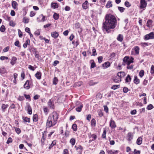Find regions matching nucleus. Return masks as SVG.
I'll return each mask as SVG.
<instances>
[{
  "mask_svg": "<svg viewBox=\"0 0 154 154\" xmlns=\"http://www.w3.org/2000/svg\"><path fill=\"white\" fill-rule=\"evenodd\" d=\"M105 21L103 23V29L107 33L110 29L114 28L116 25V20L115 16L110 14H107L105 16Z\"/></svg>",
  "mask_w": 154,
  "mask_h": 154,
  "instance_id": "1",
  "label": "nucleus"
},
{
  "mask_svg": "<svg viewBox=\"0 0 154 154\" xmlns=\"http://www.w3.org/2000/svg\"><path fill=\"white\" fill-rule=\"evenodd\" d=\"M58 118V114L56 112H54L50 114L48 119L46 125L48 128L54 126L57 123Z\"/></svg>",
  "mask_w": 154,
  "mask_h": 154,
  "instance_id": "2",
  "label": "nucleus"
},
{
  "mask_svg": "<svg viewBox=\"0 0 154 154\" xmlns=\"http://www.w3.org/2000/svg\"><path fill=\"white\" fill-rule=\"evenodd\" d=\"M134 59V58L132 57H131L130 58L129 57L127 56H125L123 59L122 65L125 66L126 64H127V69H132L133 68V65H130L131 63L133 62Z\"/></svg>",
  "mask_w": 154,
  "mask_h": 154,
  "instance_id": "3",
  "label": "nucleus"
},
{
  "mask_svg": "<svg viewBox=\"0 0 154 154\" xmlns=\"http://www.w3.org/2000/svg\"><path fill=\"white\" fill-rule=\"evenodd\" d=\"M140 48L137 46H135L132 49L131 52V54L136 55L139 54Z\"/></svg>",
  "mask_w": 154,
  "mask_h": 154,
  "instance_id": "4",
  "label": "nucleus"
},
{
  "mask_svg": "<svg viewBox=\"0 0 154 154\" xmlns=\"http://www.w3.org/2000/svg\"><path fill=\"white\" fill-rule=\"evenodd\" d=\"M144 39L148 40L149 39L154 38V33L153 32H151L150 33L146 35L144 37Z\"/></svg>",
  "mask_w": 154,
  "mask_h": 154,
  "instance_id": "5",
  "label": "nucleus"
},
{
  "mask_svg": "<svg viewBox=\"0 0 154 154\" xmlns=\"http://www.w3.org/2000/svg\"><path fill=\"white\" fill-rule=\"evenodd\" d=\"M76 104L77 105L79 104V105L76 107L75 109L76 110L77 112H80L81 111L83 107V104L79 101H77Z\"/></svg>",
  "mask_w": 154,
  "mask_h": 154,
  "instance_id": "6",
  "label": "nucleus"
},
{
  "mask_svg": "<svg viewBox=\"0 0 154 154\" xmlns=\"http://www.w3.org/2000/svg\"><path fill=\"white\" fill-rule=\"evenodd\" d=\"M25 108L26 110L28 111V113L30 115H31L32 113V108L29 103H26Z\"/></svg>",
  "mask_w": 154,
  "mask_h": 154,
  "instance_id": "7",
  "label": "nucleus"
},
{
  "mask_svg": "<svg viewBox=\"0 0 154 154\" xmlns=\"http://www.w3.org/2000/svg\"><path fill=\"white\" fill-rule=\"evenodd\" d=\"M140 8L141 9L144 8L146 7L147 4V3L145 0H141L140 2Z\"/></svg>",
  "mask_w": 154,
  "mask_h": 154,
  "instance_id": "8",
  "label": "nucleus"
},
{
  "mask_svg": "<svg viewBox=\"0 0 154 154\" xmlns=\"http://www.w3.org/2000/svg\"><path fill=\"white\" fill-rule=\"evenodd\" d=\"M75 147L76 148L77 152L79 153L78 154H82V148L80 145L75 146Z\"/></svg>",
  "mask_w": 154,
  "mask_h": 154,
  "instance_id": "9",
  "label": "nucleus"
},
{
  "mask_svg": "<svg viewBox=\"0 0 154 154\" xmlns=\"http://www.w3.org/2000/svg\"><path fill=\"white\" fill-rule=\"evenodd\" d=\"M45 17L42 14H41L37 18V20L39 22H44L45 20Z\"/></svg>",
  "mask_w": 154,
  "mask_h": 154,
  "instance_id": "10",
  "label": "nucleus"
},
{
  "mask_svg": "<svg viewBox=\"0 0 154 154\" xmlns=\"http://www.w3.org/2000/svg\"><path fill=\"white\" fill-rule=\"evenodd\" d=\"M133 135L132 133L129 132L127 134V140L129 141H131L133 138Z\"/></svg>",
  "mask_w": 154,
  "mask_h": 154,
  "instance_id": "11",
  "label": "nucleus"
},
{
  "mask_svg": "<svg viewBox=\"0 0 154 154\" xmlns=\"http://www.w3.org/2000/svg\"><path fill=\"white\" fill-rule=\"evenodd\" d=\"M23 87L26 89H29L30 88V85L29 84V81L27 80L26 81L23 85Z\"/></svg>",
  "mask_w": 154,
  "mask_h": 154,
  "instance_id": "12",
  "label": "nucleus"
},
{
  "mask_svg": "<svg viewBox=\"0 0 154 154\" xmlns=\"http://www.w3.org/2000/svg\"><path fill=\"white\" fill-rule=\"evenodd\" d=\"M88 2L87 1H86L82 4V7L84 9L86 10L88 7Z\"/></svg>",
  "mask_w": 154,
  "mask_h": 154,
  "instance_id": "13",
  "label": "nucleus"
},
{
  "mask_svg": "<svg viewBox=\"0 0 154 154\" xmlns=\"http://www.w3.org/2000/svg\"><path fill=\"white\" fill-rule=\"evenodd\" d=\"M113 80L116 83H118L121 81V79L117 75L113 78Z\"/></svg>",
  "mask_w": 154,
  "mask_h": 154,
  "instance_id": "14",
  "label": "nucleus"
},
{
  "mask_svg": "<svg viewBox=\"0 0 154 154\" xmlns=\"http://www.w3.org/2000/svg\"><path fill=\"white\" fill-rule=\"evenodd\" d=\"M88 137L90 138H92L91 141L95 140L97 137L96 135L94 134H91V133L88 134Z\"/></svg>",
  "mask_w": 154,
  "mask_h": 154,
  "instance_id": "15",
  "label": "nucleus"
},
{
  "mask_svg": "<svg viewBox=\"0 0 154 154\" xmlns=\"http://www.w3.org/2000/svg\"><path fill=\"white\" fill-rule=\"evenodd\" d=\"M9 106L8 104H2L1 106V109L2 111L3 112H5L6 109Z\"/></svg>",
  "mask_w": 154,
  "mask_h": 154,
  "instance_id": "16",
  "label": "nucleus"
},
{
  "mask_svg": "<svg viewBox=\"0 0 154 154\" xmlns=\"http://www.w3.org/2000/svg\"><path fill=\"white\" fill-rule=\"evenodd\" d=\"M17 60V58L15 57H13L11 59V61L10 62L11 64L13 66L16 63V62Z\"/></svg>",
  "mask_w": 154,
  "mask_h": 154,
  "instance_id": "17",
  "label": "nucleus"
},
{
  "mask_svg": "<svg viewBox=\"0 0 154 154\" xmlns=\"http://www.w3.org/2000/svg\"><path fill=\"white\" fill-rule=\"evenodd\" d=\"M110 127L112 128H114L116 127V125L115 122L112 119L110 120Z\"/></svg>",
  "mask_w": 154,
  "mask_h": 154,
  "instance_id": "18",
  "label": "nucleus"
},
{
  "mask_svg": "<svg viewBox=\"0 0 154 154\" xmlns=\"http://www.w3.org/2000/svg\"><path fill=\"white\" fill-rule=\"evenodd\" d=\"M117 75L121 79L125 75V73L124 72H120L118 73Z\"/></svg>",
  "mask_w": 154,
  "mask_h": 154,
  "instance_id": "19",
  "label": "nucleus"
},
{
  "mask_svg": "<svg viewBox=\"0 0 154 154\" xmlns=\"http://www.w3.org/2000/svg\"><path fill=\"white\" fill-rule=\"evenodd\" d=\"M102 65L103 68H107L110 66V63L109 62L107 61L103 64Z\"/></svg>",
  "mask_w": 154,
  "mask_h": 154,
  "instance_id": "20",
  "label": "nucleus"
},
{
  "mask_svg": "<svg viewBox=\"0 0 154 154\" xmlns=\"http://www.w3.org/2000/svg\"><path fill=\"white\" fill-rule=\"evenodd\" d=\"M51 35L52 37H53L54 38H56L59 36V34L58 32H54L51 33Z\"/></svg>",
  "mask_w": 154,
  "mask_h": 154,
  "instance_id": "21",
  "label": "nucleus"
},
{
  "mask_svg": "<svg viewBox=\"0 0 154 154\" xmlns=\"http://www.w3.org/2000/svg\"><path fill=\"white\" fill-rule=\"evenodd\" d=\"M35 76L38 79H40L41 78V73L40 72H37L35 74Z\"/></svg>",
  "mask_w": 154,
  "mask_h": 154,
  "instance_id": "22",
  "label": "nucleus"
},
{
  "mask_svg": "<svg viewBox=\"0 0 154 154\" xmlns=\"http://www.w3.org/2000/svg\"><path fill=\"white\" fill-rule=\"evenodd\" d=\"M18 5V4L17 2L15 1H13L12 2V8L15 9L17 8V6Z\"/></svg>",
  "mask_w": 154,
  "mask_h": 154,
  "instance_id": "23",
  "label": "nucleus"
},
{
  "mask_svg": "<svg viewBox=\"0 0 154 154\" xmlns=\"http://www.w3.org/2000/svg\"><path fill=\"white\" fill-rule=\"evenodd\" d=\"M30 43V41L29 39H27L25 43L23 44V46L24 48L27 47L28 45H29Z\"/></svg>",
  "mask_w": 154,
  "mask_h": 154,
  "instance_id": "24",
  "label": "nucleus"
},
{
  "mask_svg": "<svg viewBox=\"0 0 154 154\" xmlns=\"http://www.w3.org/2000/svg\"><path fill=\"white\" fill-rule=\"evenodd\" d=\"M142 139L141 137H138L137 139L136 143L138 145H140L142 143Z\"/></svg>",
  "mask_w": 154,
  "mask_h": 154,
  "instance_id": "25",
  "label": "nucleus"
},
{
  "mask_svg": "<svg viewBox=\"0 0 154 154\" xmlns=\"http://www.w3.org/2000/svg\"><path fill=\"white\" fill-rule=\"evenodd\" d=\"M134 82L136 84H138L139 83V80L137 78V76L135 75L134 78Z\"/></svg>",
  "mask_w": 154,
  "mask_h": 154,
  "instance_id": "26",
  "label": "nucleus"
},
{
  "mask_svg": "<svg viewBox=\"0 0 154 154\" xmlns=\"http://www.w3.org/2000/svg\"><path fill=\"white\" fill-rule=\"evenodd\" d=\"M112 2L111 1H108L106 5V7L107 8H109L112 7Z\"/></svg>",
  "mask_w": 154,
  "mask_h": 154,
  "instance_id": "27",
  "label": "nucleus"
},
{
  "mask_svg": "<svg viewBox=\"0 0 154 154\" xmlns=\"http://www.w3.org/2000/svg\"><path fill=\"white\" fill-rule=\"evenodd\" d=\"M117 39L118 41L122 42L123 40V35L121 34H119Z\"/></svg>",
  "mask_w": 154,
  "mask_h": 154,
  "instance_id": "28",
  "label": "nucleus"
},
{
  "mask_svg": "<svg viewBox=\"0 0 154 154\" xmlns=\"http://www.w3.org/2000/svg\"><path fill=\"white\" fill-rule=\"evenodd\" d=\"M152 21L151 20H149L147 22L146 26H147L150 27L152 26Z\"/></svg>",
  "mask_w": 154,
  "mask_h": 154,
  "instance_id": "29",
  "label": "nucleus"
},
{
  "mask_svg": "<svg viewBox=\"0 0 154 154\" xmlns=\"http://www.w3.org/2000/svg\"><path fill=\"white\" fill-rule=\"evenodd\" d=\"M52 7L54 9L57 8L58 7V5L57 3H52L51 4Z\"/></svg>",
  "mask_w": 154,
  "mask_h": 154,
  "instance_id": "30",
  "label": "nucleus"
},
{
  "mask_svg": "<svg viewBox=\"0 0 154 154\" xmlns=\"http://www.w3.org/2000/svg\"><path fill=\"white\" fill-rule=\"evenodd\" d=\"M33 120L34 122H36L38 120V116L37 114L34 115L33 116Z\"/></svg>",
  "mask_w": 154,
  "mask_h": 154,
  "instance_id": "31",
  "label": "nucleus"
},
{
  "mask_svg": "<svg viewBox=\"0 0 154 154\" xmlns=\"http://www.w3.org/2000/svg\"><path fill=\"white\" fill-rule=\"evenodd\" d=\"M9 24L10 26L14 27L16 25V23L13 20H11L9 22Z\"/></svg>",
  "mask_w": 154,
  "mask_h": 154,
  "instance_id": "32",
  "label": "nucleus"
},
{
  "mask_svg": "<svg viewBox=\"0 0 154 154\" xmlns=\"http://www.w3.org/2000/svg\"><path fill=\"white\" fill-rule=\"evenodd\" d=\"M70 143H71L72 146H73L75 143V139L73 138H71L70 140Z\"/></svg>",
  "mask_w": 154,
  "mask_h": 154,
  "instance_id": "33",
  "label": "nucleus"
},
{
  "mask_svg": "<svg viewBox=\"0 0 154 154\" xmlns=\"http://www.w3.org/2000/svg\"><path fill=\"white\" fill-rule=\"evenodd\" d=\"M48 105L50 106V108H54V105L53 104L51 100H49L48 103Z\"/></svg>",
  "mask_w": 154,
  "mask_h": 154,
  "instance_id": "34",
  "label": "nucleus"
},
{
  "mask_svg": "<svg viewBox=\"0 0 154 154\" xmlns=\"http://www.w3.org/2000/svg\"><path fill=\"white\" fill-rule=\"evenodd\" d=\"M59 17V15L56 13H54L53 15V18L55 20H57Z\"/></svg>",
  "mask_w": 154,
  "mask_h": 154,
  "instance_id": "35",
  "label": "nucleus"
},
{
  "mask_svg": "<svg viewBox=\"0 0 154 154\" xmlns=\"http://www.w3.org/2000/svg\"><path fill=\"white\" fill-rule=\"evenodd\" d=\"M29 19L28 18L25 17L23 18V21L25 23H27L29 22Z\"/></svg>",
  "mask_w": 154,
  "mask_h": 154,
  "instance_id": "36",
  "label": "nucleus"
},
{
  "mask_svg": "<svg viewBox=\"0 0 154 154\" xmlns=\"http://www.w3.org/2000/svg\"><path fill=\"white\" fill-rule=\"evenodd\" d=\"M131 80V78L130 76L129 75H128L127 76L125 79V81L126 82H130Z\"/></svg>",
  "mask_w": 154,
  "mask_h": 154,
  "instance_id": "37",
  "label": "nucleus"
},
{
  "mask_svg": "<svg viewBox=\"0 0 154 154\" xmlns=\"http://www.w3.org/2000/svg\"><path fill=\"white\" fill-rule=\"evenodd\" d=\"M91 68H94L95 66V63L94 60H91Z\"/></svg>",
  "mask_w": 154,
  "mask_h": 154,
  "instance_id": "38",
  "label": "nucleus"
},
{
  "mask_svg": "<svg viewBox=\"0 0 154 154\" xmlns=\"http://www.w3.org/2000/svg\"><path fill=\"white\" fill-rule=\"evenodd\" d=\"M118 9L119 11L121 13H122L124 11L125 8L121 7L119 6L118 7Z\"/></svg>",
  "mask_w": 154,
  "mask_h": 154,
  "instance_id": "39",
  "label": "nucleus"
},
{
  "mask_svg": "<svg viewBox=\"0 0 154 154\" xmlns=\"http://www.w3.org/2000/svg\"><path fill=\"white\" fill-rule=\"evenodd\" d=\"M6 72V70L4 68L0 69V73L1 75Z\"/></svg>",
  "mask_w": 154,
  "mask_h": 154,
  "instance_id": "40",
  "label": "nucleus"
},
{
  "mask_svg": "<svg viewBox=\"0 0 154 154\" xmlns=\"http://www.w3.org/2000/svg\"><path fill=\"white\" fill-rule=\"evenodd\" d=\"M72 128L74 131H76L77 129V125L76 124H74L72 126Z\"/></svg>",
  "mask_w": 154,
  "mask_h": 154,
  "instance_id": "41",
  "label": "nucleus"
},
{
  "mask_svg": "<svg viewBox=\"0 0 154 154\" xmlns=\"http://www.w3.org/2000/svg\"><path fill=\"white\" fill-rule=\"evenodd\" d=\"M5 26L3 25H2L0 28V31L2 32H4L5 31Z\"/></svg>",
  "mask_w": 154,
  "mask_h": 154,
  "instance_id": "42",
  "label": "nucleus"
},
{
  "mask_svg": "<svg viewBox=\"0 0 154 154\" xmlns=\"http://www.w3.org/2000/svg\"><path fill=\"white\" fill-rule=\"evenodd\" d=\"M91 125L94 127L96 125V121L94 119H92L91 120Z\"/></svg>",
  "mask_w": 154,
  "mask_h": 154,
  "instance_id": "43",
  "label": "nucleus"
},
{
  "mask_svg": "<svg viewBox=\"0 0 154 154\" xmlns=\"http://www.w3.org/2000/svg\"><path fill=\"white\" fill-rule=\"evenodd\" d=\"M144 71L143 70H141L139 73V75L141 77H142L144 75Z\"/></svg>",
  "mask_w": 154,
  "mask_h": 154,
  "instance_id": "44",
  "label": "nucleus"
},
{
  "mask_svg": "<svg viewBox=\"0 0 154 154\" xmlns=\"http://www.w3.org/2000/svg\"><path fill=\"white\" fill-rule=\"evenodd\" d=\"M125 6L128 8H129L131 6V4L129 3V2L127 1H126L125 2Z\"/></svg>",
  "mask_w": 154,
  "mask_h": 154,
  "instance_id": "45",
  "label": "nucleus"
},
{
  "mask_svg": "<svg viewBox=\"0 0 154 154\" xmlns=\"http://www.w3.org/2000/svg\"><path fill=\"white\" fill-rule=\"evenodd\" d=\"M153 106L151 104H149L147 107V109L149 110H151L153 108Z\"/></svg>",
  "mask_w": 154,
  "mask_h": 154,
  "instance_id": "46",
  "label": "nucleus"
},
{
  "mask_svg": "<svg viewBox=\"0 0 154 154\" xmlns=\"http://www.w3.org/2000/svg\"><path fill=\"white\" fill-rule=\"evenodd\" d=\"M120 86L119 85H113L112 87V88L113 90H115L119 88Z\"/></svg>",
  "mask_w": 154,
  "mask_h": 154,
  "instance_id": "47",
  "label": "nucleus"
},
{
  "mask_svg": "<svg viewBox=\"0 0 154 154\" xmlns=\"http://www.w3.org/2000/svg\"><path fill=\"white\" fill-rule=\"evenodd\" d=\"M23 119L24 121V122H30V119L29 118H28L27 117H26L25 118L23 117Z\"/></svg>",
  "mask_w": 154,
  "mask_h": 154,
  "instance_id": "48",
  "label": "nucleus"
},
{
  "mask_svg": "<svg viewBox=\"0 0 154 154\" xmlns=\"http://www.w3.org/2000/svg\"><path fill=\"white\" fill-rule=\"evenodd\" d=\"M58 80L57 77H54L53 79V83L54 85H56L57 84L58 82Z\"/></svg>",
  "mask_w": 154,
  "mask_h": 154,
  "instance_id": "49",
  "label": "nucleus"
},
{
  "mask_svg": "<svg viewBox=\"0 0 154 154\" xmlns=\"http://www.w3.org/2000/svg\"><path fill=\"white\" fill-rule=\"evenodd\" d=\"M106 130H104L103 131V133L102 134V137L103 138H106Z\"/></svg>",
  "mask_w": 154,
  "mask_h": 154,
  "instance_id": "50",
  "label": "nucleus"
},
{
  "mask_svg": "<svg viewBox=\"0 0 154 154\" xmlns=\"http://www.w3.org/2000/svg\"><path fill=\"white\" fill-rule=\"evenodd\" d=\"M56 143V140H54L52 143H51V145L49 147V149H51V147H53V146L55 145Z\"/></svg>",
  "mask_w": 154,
  "mask_h": 154,
  "instance_id": "51",
  "label": "nucleus"
},
{
  "mask_svg": "<svg viewBox=\"0 0 154 154\" xmlns=\"http://www.w3.org/2000/svg\"><path fill=\"white\" fill-rule=\"evenodd\" d=\"M150 73L152 74H154V66L153 65H152L151 66L150 70Z\"/></svg>",
  "mask_w": 154,
  "mask_h": 154,
  "instance_id": "52",
  "label": "nucleus"
},
{
  "mask_svg": "<svg viewBox=\"0 0 154 154\" xmlns=\"http://www.w3.org/2000/svg\"><path fill=\"white\" fill-rule=\"evenodd\" d=\"M8 58L7 57L2 56L0 57V59L2 60H5L8 59Z\"/></svg>",
  "mask_w": 154,
  "mask_h": 154,
  "instance_id": "53",
  "label": "nucleus"
},
{
  "mask_svg": "<svg viewBox=\"0 0 154 154\" xmlns=\"http://www.w3.org/2000/svg\"><path fill=\"white\" fill-rule=\"evenodd\" d=\"M104 109L106 112L108 113L109 111V109L107 106L105 105L103 106Z\"/></svg>",
  "mask_w": 154,
  "mask_h": 154,
  "instance_id": "54",
  "label": "nucleus"
},
{
  "mask_svg": "<svg viewBox=\"0 0 154 154\" xmlns=\"http://www.w3.org/2000/svg\"><path fill=\"white\" fill-rule=\"evenodd\" d=\"M14 45L15 46L18 47H20V45H19V41L18 40L16 41L14 43Z\"/></svg>",
  "mask_w": 154,
  "mask_h": 154,
  "instance_id": "55",
  "label": "nucleus"
},
{
  "mask_svg": "<svg viewBox=\"0 0 154 154\" xmlns=\"http://www.w3.org/2000/svg\"><path fill=\"white\" fill-rule=\"evenodd\" d=\"M97 55L96 52V50L94 48L92 49V55L95 56Z\"/></svg>",
  "mask_w": 154,
  "mask_h": 154,
  "instance_id": "56",
  "label": "nucleus"
},
{
  "mask_svg": "<svg viewBox=\"0 0 154 154\" xmlns=\"http://www.w3.org/2000/svg\"><path fill=\"white\" fill-rule=\"evenodd\" d=\"M98 114L101 117L103 116V113L101 110H99L98 111Z\"/></svg>",
  "mask_w": 154,
  "mask_h": 154,
  "instance_id": "57",
  "label": "nucleus"
},
{
  "mask_svg": "<svg viewBox=\"0 0 154 154\" xmlns=\"http://www.w3.org/2000/svg\"><path fill=\"white\" fill-rule=\"evenodd\" d=\"M143 46H146L150 45L151 44L149 43L143 42L142 43Z\"/></svg>",
  "mask_w": 154,
  "mask_h": 154,
  "instance_id": "58",
  "label": "nucleus"
},
{
  "mask_svg": "<svg viewBox=\"0 0 154 154\" xmlns=\"http://www.w3.org/2000/svg\"><path fill=\"white\" fill-rule=\"evenodd\" d=\"M98 62L99 63H101L102 61L103 57L102 56H100L98 57Z\"/></svg>",
  "mask_w": 154,
  "mask_h": 154,
  "instance_id": "59",
  "label": "nucleus"
},
{
  "mask_svg": "<svg viewBox=\"0 0 154 154\" xmlns=\"http://www.w3.org/2000/svg\"><path fill=\"white\" fill-rule=\"evenodd\" d=\"M9 46H7L3 50V51L4 52H6L8 51L9 50Z\"/></svg>",
  "mask_w": 154,
  "mask_h": 154,
  "instance_id": "60",
  "label": "nucleus"
},
{
  "mask_svg": "<svg viewBox=\"0 0 154 154\" xmlns=\"http://www.w3.org/2000/svg\"><path fill=\"white\" fill-rule=\"evenodd\" d=\"M18 31L19 36V37L21 38L22 37V36L23 35L22 32L21 31V30L19 29H18Z\"/></svg>",
  "mask_w": 154,
  "mask_h": 154,
  "instance_id": "61",
  "label": "nucleus"
},
{
  "mask_svg": "<svg viewBox=\"0 0 154 154\" xmlns=\"http://www.w3.org/2000/svg\"><path fill=\"white\" fill-rule=\"evenodd\" d=\"M28 68L29 69L32 71H34L35 70L34 67L32 66L31 65H29Z\"/></svg>",
  "mask_w": 154,
  "mask_h": 154,
  "instance_id": "62",
  "label": "nucleus"
},
{
  "mask_svg": "<svg viewBox=\"0 0 154 154\" xmlns=\"http://www.w3.org/2000/svg\"><path fill=\"white\" fill-rule=\"evenodd\" d=\"M17 99L21 101H23L24 99V98L23 96H19L18 97Z\"/></svg>",
  "mask_w": 154,
  "mask_h": 154,
  "instance_id": "63",
  "label": "nucleus"
},
{
  "mask_svg": "<svg viewBox=\"0 0 154 154\" xmlns=\"http://www.w3.org/2000/svg\"><path fill=\"white\" fill-rule=\"evenodd\" d=\"M63 154H69L68 151L67 149H64Z\"/></svg>",
  "mask_w": 154,
  "mask_h": 154,
  "instance_id": "64",
  "label": "nucleus"
}]
</instances>
